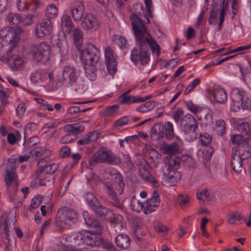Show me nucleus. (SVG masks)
I'll list each match as a JSON object with an SVG mask.
<instances>
[{
	"instance_id": "nucleus-1",
	"label": "nucleus",
	"mask_w": 251,
	"mask_h": 251,
	"mask_svg": "<svg viewBox=\"0 0 251 251\" xmlns=\"http://www.w3.org/2000/svg\"><path fill=\"white\" fill-rule=\"evenodd\" d=\"M130 19L132 22V29L137 41H142L148 48L149 46L152 53L160 54V47L157 42L152 38L150 39V35L148 32L145 25L142 20L135 14H132Z\"/></svg>"
},
{
	"instance_id": "nucleus-2",
	"label": "nucleus",
	"mask_w": 251,
	"mask_h": 251,
	"mask_svg": "<svg viewBox=\"0 0 251 251\" xmlns=\"http://www.w3.org/2000/svg\"><path fill=\"white\" fill-rule=\"evenodd\" d=\"M80 52V58L84 64V67L87 74L94 77L97 70L95 67L100 57L99 50L93 45L88 44L84 48L81 47L78 50Z\"/></svg>"
},
{
	"instance_id": "nucleus-3",
	"label": "nucleus",
	"mask_w": 251,
	"mask_h": 251,
	"mask_svg": "<svg viewBox=\"0 0 251 251\" xmlns=\"http://www.w3.org/2000/svg\"><path fill=\"white\" fill-rule=\"evenodd\" d=\"M77 217V213L74 209L66 206L62 207L58 210L56 215L54 226L58 230L62 231L74 223Z\"/></svg>"
},
{
	"instance_id": "nucleus-4",
	"label": "nucleus",
	"mask_w": 251,
	"mask_h": 251,
	"mask_svg": "<svg viewBox=\"0 0 251 251\" xmlns=\"http://www.w3.org/2000/svg\"><path fill=\"white\" fill-rule=\"evenodd\" d=\"M62 250L64 251H83L77 247L84 244V230L64 234L61 239Z\"/></svg>"
},
{
	"instance_id": "nucleus-5",
	"label": "nucleus",
	"mask_w": 251,
	"mask_h": 251,
	"mask_svg": "<svg viewBox=\"0 0 251 251\" xmlns=\"http://www.w3.org/2000/svg\"><path fill=\"white\" fill-rule=\"evenodd\" d=\"M230 98L233 106L243 110L251 108V100L247 96L246 92L242 89H233L231 91Z\"/></svg>"
},
{
	"instance_id": "nucleus-6",
	"label": "nucleus",
	"mask_w": 251,
	"mask_h": 251,
	"mask_svg": "<svg viewBox=\"0 0 251 251\" xmlns=\"http://www.w3.org/2000/svg\"><path fill=\"white\" fill-rule=\"evenodd\" d=\"M51 47L47 42H42L38 45L30 46V52L37 62L45 63L50 59Z\"/></svg>"
},
{
	"instance_id": "nucleus-7",
	"label": "nucleus",
	"mask_w": 251,
	"mask_h": 251,
	"mask_svg": "<svg viewBox=\"0 0 251 251\" xmlns=\"http://www.w3.org/2000/svg\"><path fill=\"white\" fill-rule=\"evenodd\" d=\"M182 131L187 134H189L191 139L197 138L198 134V124L196 119L190 114H187L182 117L181 125Z\"/></svg>"
},
{
	"instance_id": "nucleus-8",
	"label": "nucleus",
	"mask_w": 251,
	"mask_h": 251,
	"mask_svg": "<svg viewBox=\"0 0 251 251\" xmlns=\"http://www.w3.org/2000/svg\"><path fill=\"white\" fill-rule=\"evenodd\" d=\"M139 46V51L136 48L132 50L131 52V60L135 64L138 62L141 65L144 66L149 63L150 61V54L148 53V48L141 41H137Z\"/></svg>"
},
{
	"instance_id": "nucleus-9",
	"label": "nucleus",
	"mask_w": 251,
	"mask_h": 251,
	"mask_svg": "<svg viewBox=\"0 0 251 251\" xmlns=\"http://www.w3.org/2000/svg\"><path fill=\"white\" fill-rule=\"evenodd\" d=\"M94 159L96 162H105L112 164H118L121 163L119 158L107 149L102 148L94 154Z\"/></svg>"
},
{
	"instance_id": "nucleus-10",
	"label": "nucleus",
	"mask_w": 251,
	"mask_h": 251,
	"mask_svg": "<svg viewBox=\"0 0 251 251\" xmlns=\"http://www.w3.org/2000/svg\"><path fill=\"white\" fill-rule=\"evenodd\" d=\"M100 22L97 17L92 13H86L81 23V27L85 30H96L100 26Z\"/></svg>"
},
{
	"instance_id": "nucleus-11",
	"label": "nucleus",
	"mask_w": 251,
	"mask_h": 251,
	"mask_svg": "<svg viewBox=\"0 0 251 251\" xmlns=\"http://www.w3.org/2000/svg\"><path fill=\"white\" fill-rule=\"evenodd\" d=\"M53 29L52 23L50 20H43L37 24L35 28V34L38 38H43L50 35Z\"/></svg>"
},
{
	"instance_id": "nucleus-12",
	"label": "nucleus",
	"mask_w": 251,
	"mask_h": 251,
	"mask_svg": "<svg viewBox=\"0 0 251 251\" xmlns=\"http://www.w3.org/2000/svg\"><path fill=\"white\" fill-rule=\"evenodd\" d=\"M101 233L90 230H84V244L92 247H98L101 244Z\"/></svg>"
},
{
	"instance_id": "nucleus-13",
	"label": "nucleus",
	"mask_w": 251,
	"mask_h": 251,
	"mask_svg": "<svg viewBox=\"0 0 251 251\" xmlns=\"http://www.w3.org/2000/svg\"><path fill=\"white\" fill-rule=\"evenodd\" d=\"M105 60L108 73L114 75L117 71V62L113 56V50L110 47H107L105 50Z\"/></svg>"
},
{
	"instance_id": "nucleus-14",
	"label": "nucleus",
	"mask_w": 251,
	"mask_h": 251,
	"mask_svg": "<svg viewBox=\"0 0 251 251\" xmlns=\"http://www.w3.org/2000/svg\"><path fill=\"white\" fill-rule=\"evenodd\" d=\"M64 81H66L67 86H72L75 84L78 77L77 73L74 67L66 66L62 72Z\"/></svg>"
},
{
	"instance_id": "nucleus-15",
	"label": "nucleus",
	"mask_w": 251,
	"mask_h": 251,
	"mask_svg": "<svg viewBox=\"0 0 251 251\" xmlns=\"http://www.w3.org/2000/svg\"><path fill=\"white\" fill-rule=\"evenodd\" d=\"M159 195L156 191H154L150 199H149L145 204L144 212L145 214H148L155 210L158 207L160 203Z\"/></svg>"
},
{
	"instance_id": "nucleus-16",
	"label": "nucleus",
	"mask_w": 251,
	"mask_h": 251,
	"mask_svg": "<svg viewBox=\"0 0 251 251\" xmlns=\"http://www.w3.org/2000/svg\"><path fill=\"white\" fill-rule=\"evenodd\" d=\"M82 215L85 222L88 226L94 228L95 229L94 231L96 233H102L103 226L100 221L94 218L91 217L89 213L86 211L83 212Z\"/></svg>"
},
{
	"instance_id": "nucleus-17",
	"label": "nucleus",
	"mask_w": 251,
	"mask_h": 251,
	"mask_svg": "<svg viewBox=\"0 0 251 251\" xmlns=\"http://www.w3.org/2000/svg\"><path fill=\"white\" fill-rule=\"evenodd\" d=\"M104 187L113 205L120 209H123L124 208L123 202L118 199L113 188L110 185L106 184Z\"/></svg>"
},
{
	"instance_id": "nucleus-18",
	"label": "nucleus",
	"mask_w": 251,
	"mask_h": 251,
	"mask_svg": "<svg viewBox=\"0 0 251 251\" xmlns=\"http://www.w3.org/2000/svg\"><path fill=\"white\" fill-rule=\"evenodd\" d=\"M111 226L115 229V231H120L124 227L125 222L123 216L118 214H114L108 219Z\"/></svg>"
},
{
	"instance_id": "nucleus-19",
	"label": "nucleus",
	"mask_w": 251,
	"mask_h": 251,
	"mask_svg": "<svg viewBox=\"0 0 251 251\" xmlns=\"http://www.w3.org/2000/svg\"><path fill=\"white\" fill-rule=\"evenodd\" d=\"M85 7L82 1L77 2L71 10L72 16L75 21H80L84 15Z\"/></svg>"
},
{
	"instance_id": "nucleus-20",
	"label": "nucleus",
	"mask_w": 251,
	"mask_h": 251,
	"mask_svg": "<svg viewBox=\"0 0 251 251\" xmlns=\"http://www.w3.org/2000/svg\"><path fill=\"white\" fill-rule=\"evenodd\" d=\"M216 102L220 104L225 103L227 100V95L225 90L222 88H215L210 94Z\"/></svg>"
},
{
	"instance_id": "nucleus-21",
	"label": "nucleus",
	"mask_w": 251,
	"mask_h": 251,
	"mask_svg": "<svg viewBox=\"0 0 251 251\" xmlns=\"http://www.w3.org/2000/svg\"><path fill=\"white\" fill-rule=\"evenodd\" d=\"M164 126L162 123L155 124L151 129V136L152 140L158 141L164 136Z\"/></svg>"
},
{
	"instance_id": "nucleus-22",
	"label": "nucleus",
	"mask_w": 251,
	"mask_h": 251,
	"mask_svg": "<svg viewBox=\"0 0 251 251\" xmlns=\"http://www.w3.org/2000/svg\"><path fill=\"white\" fill-rule=\"evenodd\" d=\"M167 172V173H164L166 176V180L170 183L171 185H175L181 178L180 173L174 169H170V168H168Z\"/></svg>"
},
{
	"instance_id": "nucleus-23",
	"label": "nucleus",
	"mask_w": 251,
	"mask_h": 251,
	"mask_svg": "<svg viewBox=\"0 0 251 251\" xmlns=\"http://www.w3.org/2000/svg\"><path fill=\"white\" fill-rule=\"evenodd\" d=\"M242 159L237 153L232 151L231 166L232 170L237 173H239L242 171L243 168Z\"/></svg>"
},
{
	"instance_id": "nucleus-24",
	"label": "nucleus",
	"mask_w": 251,
	"mask_h": 251,
	"mask_svg": "<svg viewBox=\"0 0 251 251\" xmlns=\"http://www.w3.org/2000/svg\"><path fill=\"white\" fill-rule=\"evenodd\" d=\"M115 242L117 246L121 249H127L130 246V239L125 234H121L116 237Z\"/></svg>"
},
{
	"instance_id": "nucleus-25",
	"label": "nucleus",
	"mask_w": 251,
	"mask_h": 251,
	"mask_svg": "<svg viewBox=\"0 0 251 251\" xmlns=\"http://www.w3.org/2000/svg\"><path fill=\"white\" fill-rule=\"evenodd\" d=\"M32 5H35L33 8L39 6L38 0H18L17 2V9L21 11L28 10Z\"/></svg>"
},
{
	"instance_id": "nucleus-26",
	"label": "nucleus",
	"mask_w": 251,
	"mask_h": 251,
	"mask_svg": "<svg viewBox=\"0 0 251 251\" xmlns=\"http://www.w3.org/2000/svg\"><path fill=\"white\" fill-rule=\"evenodd\" d=\"M61 26L64 34H71L74 27L73 21L68 15H63L61 19Z\"/></svg>"
},
{
	"instance_id": "nucleus-27",
	"label": "nucleus",
	"mask_w": 251,
	"mask_h": 251,
	"mask_svg": "<svg viewBox=\"0 0 251 251\" xmlns=\"http://www.w3.org/2000/svg\"><path fill=\"white\" fill-rule=\"evenodd\" d=\"M232 151H233L236 153L238 152V155H239L243 160L249 158L251 155L248 144L243 146L233 147L232 149Z\"/></svg>"
},
{
	"instance_id": "nucleus-28",
	"label": "nucleus",
	"mask_w": 251,
	"mask_h": 251,
	"mask_svg": "<svg viewBox=\"0 0 251 251\" xmlns=\"http://www.w3.org/2000/svg\"><path fill=\"white\" fill-rule=\"evenodd\" d=\"M180 162L181 158L175 154L167 155L164 159V163L169 166L170 169H172V168L177 169Z\"/></svg>"
},
{
	"instance_id": "nucleus-29",
	"label": "nucleus",
	"mask_w": 251,
	"mask_h": 251,
	"mask_svg": "<svg viewBox=\"0 0 251 251\" xmlns=\"http://www.w3.org/2000/svg\"><path fill=\"white\" fill-rule=\"evenodd\" d=\"M139 175L143 179L151 183L155 187L159 186V183L156 179L153 177L150 172L144 168L139 169Z\"/></svg>"
},
{
	"instance_id": "nucleus-30",
	"label": "nucleus",
	"mask_w": 251,
	"mask_h": 251,
	"mask_svg": "<svg viewBox=\"0 0 251 251\" xmlns=\"http://www.w3.org/2000/svg\"><path fill=\"white\" fill-rule=\"evenodd\" d=\"M98 137V135L96 131H92L79 139L77 141V144L79 146H84L90 144L95 141Z\"/></svg>"
},
{
	"instance_id": "nucleus-31",
	"label": "nucleus",
	"mask_w": 251,
	"mask_h": 251,
	"mask_svg": "<svg viewBox=\"0 0 251 251\" xmlns=\"http://www.w3.org/2000/svg\"><path fill=\"white\" fill-rule=\"evenodd\" d=\"M72 32L74 43L77 50H80L83 41V33L79 28L75 29Z\"/></svg>"
},
{
	"instance_id": "nucleus-32",
	"label": "nucleus",
	"mask_w": 251,
	"mask_h": 251,
	"mask_svg": "<svg viewBox=\"0 0 251 251\" xmlns=\"http://www.w3.org/2000/svg\"><path fill=\"white\" fill-rule=\"evenodd\" d=\"M227 223L230 225H234L236 224V221H239L241 220L245 221L246 217L241 213L237 211H234L229 213L227 215Z\"/></svg>"
},
{
	"instance_id": "nucleus-33",
	"label": "nucleus",
	"mask_w": 251,
	"mask_h": 251,
	"mask_svg": "<svg viewBox=\"0 0 251 251\" xmlns=\"http://www.w3.org/2000/svg\"><path fill=\"white\" fill-rule=\"evenodd\" d=\"M162 152L167 155L175 154L179 150V146L177 142L166 144L161 148Z\"/></svg>"
},
{
	"instance_id": "nucleus-34",
	"label": "nucleus",
	"mask_w": 251,
	"mask_h": 251,
	"mask_svg": "<svg viewBox=\"0 0 251 251\" xmlns=\"http://www.w3.org/2000/svg\"><path fill=\"white\" fill-rule=\"evenodd\" d=\"M5 19L9 25H17L22 21V18L19 15L13 13L8 14Z\"/></svg>"
},
{
	"instance_id": "nucleus-35",
	"label": "nucleus",
	"mask_w": 251,
	"mask_h": 251,
	"mask_svg": "<svg viewBox=\"0 0 251 251\" xmlns=\"http://www.w3.org/2000/svg\"><path fill=\"white\" fill-rule=\"evenodd\" d=\"M46 74L44 71L37 70L32 74L30 80L32 82L37 83L40 81H43L46 78Z\"/></svg>"
},
{
	"instance_id": "nucleus-36",
	"label": "nucleus",
	"mask_w": 251,
	"mask_h": 251,
	"mask_svg": "<svg viewBox=\"0 0 251 251\" xmlns=\"http://www.w3.org/2000/svg\"><path fill=\"white\" fill-rule=\"evenodd\" d=\"M64 129L68 132H72V134H78L81 133L84 129L83 126H78L75 124L67 125L65 126Z\"/></svg>"
},
{
	"instance_id": "nucleus-37",
	"label": "nucleus",
	"mask_w": 251,
	"mask_h": 251,
	"mask_svg": "<svg viewBox=\"0 0 251 251\" xmlns=\"http://www.w3.org/2000/svg\"><path fill=\"white\" fill-rule=\"evenodd\" d=\"M58 14V10L54 4L49 5L45 11L46 16L50 20L55 18Z\"/></svg>"
},
{
	"instance_id": "nucleus-38",
	"label": "nucleus",
	"mask_w": 251,
	"mask_h": 251,
	"mask_svg": "<svg viewBox=\"0 0 251 251\" xmlns=\"http://www.w3.org/2000/svg\"><path fill=\"white\" fill-rule=\"evenodd\" d=\"M13 38V33L9 27H5L0 31V38L6 42L11 41Z\"/></svg>"
},
{
	"instance_id": "nucleus-39",
	"label": "nucleus",
	"mask_w": 251,
	"mask_h": 251,
	"mask_svg": "<svg viewBox=\"0 0 251 251\" xmlns=\"http://www.w3.org/2000/svg\"><path fill=\"white\" fill-rule=\"evenodd\" d=\"M145 207V205H143L136 197L135 195L132 197L130 201V207L132 210L136 212H139L141 210L143 209Z\"/></svg>"
},
{
	"instance_id": "nucleus-40",
	"label": "nucleus",
	"mask_w": 251,
	"mask_h": 251,
	"mask_svg": "<svg viewBox=\"0 0 251 251\" xmlns=\"http://www.w3.org/2000/svg\"><path fill=\"white\" fill-rule=\"evenodd\" d=\"M17 178V175L15 171H10L9 170L6 171L4 179L7 186H10Z\"/></svg>"
},
{
	"instance_id": "nucleus-41",
	"label": "nucleus",
	"mask_w": 251,
	"mask_h": 251,
	"mask_svg": "<svg viewBox=\"0 0 251 251\" xmlns=\"http://www.w3.org/2000/svg\"><path fill=\"white\" fill-rule=\"evenodd\" d=\"M163 126L165 137L168 139H172L174 137V131L172 123L170 122H167Z\"/></svg>"
},
{
	"instance_id": "nucleus-42",
	"label": "nucleus",
	"mask_w": 251,
	"mask_h": 251,
	"mask_svg": "<svg viewBox=\"0 0 251 251\" xmlns=\"http://www.w3.org/2000/svg\"><path fill=\"white\" fill-rule=\"evenodd\" d=\"M7 218L8 214L6 212H4L1 214V216L0 217V229H1L2 226L4 232L6 235V239L9 240V230L7 226Z\"/></svg>"
},
{
	"instance_id": "nucleus-43",
	"label": "nucleus",
	"mask_w": 251,
	"mask_h": 251,
	"mask_svg": "<svg viewBox=\"0 0 251 251\" xmlns=\"http://www.w3.org/2000/svg\"><path fill=\"white\" fill-rule=\"evenodd\" d=\"M7 61L8 62L12 61L13 65H14V67L15 68L16 70L21 67L23 64L24 62L23 59L17 55H13L8 57L7 58Z\"/></svg>"
},
{
	"instance_id": "nucleus-44",
	"label": "nucleus",
	"mask_w": 251,
	"mask_h": 251,
	"mask_svg": "<svg viewBox=\"0 0 251 251\" xmlns=\"http://www.w3.org/2000/svg\"><path fill=\"white\" fill-rule=\"evenodd\" d=\"M92 208L97 215L100 217L105 216L108 213L107 209L100 204L99 202H97Z\"/></svg>"
},
{
	"instance_id": "nucleus-45",
	"label": "nucleus",
	"mask_w": 251,
	"mask_h": 251,
	"mask_svg": "<svg viewBox=\"0 0 251 251\" xmlns=\"http://www.w3.org/2000/svg\"><path fill=\"white\" fill-rule=\"evenodd\" d=\"M231 141L233 144H236L237 146H243L248 144L247 138L240 134L233 135L231 137Z\"/></svg>"
},
{
	"instance_id": "nucleus-46",
	"label": "nucleus",
	"mask_w": 251,
	"mask_h": 251,
	"mask_svg": "<svg viewBox=\"0 0 251 251\" xmlns=\"http://www.w3.org/2000/svg\"><path fill=\"white\" fill-rule=\"evenodd\" d=\"M198 199L203 201H209L212 199V196L210 193L206 189L201 190L200 192L197 194Z\"/></svg>"
},
{
	"instance_id": "nucleus-47",
	"label": "nucleus",
	"mask_w": 251,
	"mask_h": 251,
	"mask_svg": "<svg viewBox=\"0 0 251 251\" xmlns=\"http://www.w3.org/2000/svg\"><path fill=\"white\" fill-rule=\"evenodd\" d=\"M119 108L118 105L108 106L104 110V115L106 116H113L118 113Z\"/></svg>"
},
{
	"instance_id": "nucleus-48",
	"label": "nucleus",
	"mask_w": 251,
	"mask_h": 251,
	"mask_svg": "<svg viewBox=\"0 0 251 251\" xmlns=\"http://www.w3.org/2000/svg\"><path fill=\"white\" fill-rule=\"evenodd\" d=\"M47 151L45 147H37L35 149L32 150L30 151L31 154L35 157H40L45 154L46 152Z\"/></svg>"
},
{
	"instance_id": "nucleus-49",
	"label": "nucleus",
	"mask_w": 251,
	"mask_h": 251,
	"mask_svg": "<svg viewBox=\"0 0 251 251\" xmlns=\"http://www.w3.org/2000/svg\"><path fill=\"white\" fill-rule=\"evenodd\" d=\"M85 199L86 202L91 207V208L98 202L93 193L91 192H88L85 194Z\"/></svg>"
},
{
	"instance_id": "nucleus-50",
	"label": "nucleus",
	"mask_w": 251,
	"mask_h": 251,
	"mask_svg": "<svg viewBox=\"0 0 251 251\" xmlns=\"http://www.w3.org/2000/svg\"><path fill=\"white\" fill-rule=\"evenodd\" d=\"M43 197L40 195H37L34 197L31 200V203L30 205V209H35L39 207L42 202Z\"/></svg>"
},
{
	"instance_id": "nucleus-51",
	"label": "nucleus",
	"mask_w": 251,
	"mask_h": 251,
	"mask_svg": "<svg viewBox=\"0 0 251 251\" xmlns=\"http://www.w3.org/2000/svg\"><path fill=\"white\" fill-rule=\"evenodd\" d=\"M183 115V111L181 108H177L175 112L173 114V119L176 123L180 122V125H181V121L182 119Z\"/></svg>"
},
{
	"instance_id": "nucleus-52",
	"label": "nucleus",
	"mask_w": 251,
	"mask_h": 251,
	"mask_svg": "<svg viewBox=\"0 0 251 251\" xmlns=\"http://www.w3.org/2000/svg\"><path fill=\"white\" fill-rule=\"evenodd\" d=\"M217 130L221 135H223L225 132L226 123L223 120H219L216 123Z\"/></svg>"
},
{
	"instance_id": "nucleus-53",
	"label": "nucleus",
	"mask_w": 251,
	"mask_h": 251,
	"mask_svg": "<svg viewBox=\"0 0 251 251\" xmlns=\"http://www.w3.org/2000/svg\"><path fill=\"white\" fill-rule=\"evenodd\" d=\"M202 122L205 126L211 125L213 122L212 114L210 113H205L204 118L202 120Z\"/></svg>"
},
{
	"instance_id": "nucleus-54",
	"label": "nucleus",
	"mask_w": 251,
	"mask_h": 251,
	"mask_svg": "<svg viewBox=\"0 0 251 251\" xmlns=\"http://www.w3.org/2000/svg\"><path fill=\"white\" fill-rule=\"evenodd\" d=\"M130 122V120L127 116H124L119 119L116 122H114V126H122L125 125Z\"/></svg>"
},
{
	"instance_id": "nucleus-55",
	"label": "nucleus",
	"mask_w": 251,
	"mask_h": 251,
	"mask_svg": "<svg viewBox=\"0 0 251 251\" xmlns=\"http://www.w3.org/2000/svg\"><path fill=\"white\" fill-rule=\"evenodd\" d=\"M100 246L108 251H116L114 246L111 243L104 241L102 238H101V244Z\"/></svg>"
},
{
	"instance_id": "nucleus-56",
	"label": "nucleus",
	"mask_w": 251,
	"mask_h": 251,
	"mask_svg": "<svg viewBox=\"0 0 251 251\" xmlns=\"http://www.w3.org/2000/svg\"><path fill=\"white\" fill-rule=\"evenodd\" d=\"M200 138L202 146H206L210 143L212 140L211 136L208 134H204L200 135Z\"/></svg>"
},
{
	"instance_id": "nucleus-57",
	"label": "nucleus",
	"mask_w": 251,
	"mask_h": 251,
	"mask_svg": "<svg viewBox=\"0 0 251 251\" xmlns=\"http://www.w3.org/2000/svg\"><path fill=\"white\" fill-rule=\"evenodd\" d=\"M239 130L242 134L246 135L251 133V128L250 127V125L248 123H243L239 126Z\"/></svg>"
},
{
	"instance_id": "nucleus-58",
	"label": "nucleus",
	"mask_w": 251,
	"mask_h": 251,
	"mask_svg": "<svg viewBox=\"0 0 251 251\" xmlns=\"http://www.w3.org/2000/svg\"><path fill=\"white\" fill-rule=\"evenodd\" d=\"M155 231L161 234L162 236H165L168 231V228L163 225L159 224L154 226Z\"/></svg>"
},
{
	"instance_id": "nucleus-59",
	"label": "nucleus",
	"mask_w": 251,
	"mask_h": 251,
	"mask_svg": "<svg viewBox=\"0 0 251 251\" xmlns=\"http://www.w3.org/2000/svg\"><path fill=\"white\" fill-rule=\"evenodd\" d=\"M118 100L122 104L127 103L130 101L132 102V96L126 95V94H123L118 97Z\"/></svg>"
},
{
	"instance_id": "nucleus-60",
	"label": "nucleus",
	"mask_w": 251,
	"mask_h": 251,
	"mask_svg": "<svg viewBox=\"0 0 251 251\" xmlns=\"http://www.w3.org/2000/svg\"><path fill=\"white\" fill-rule=\"evenodd\" d=\"M71 151L69 148L65 146L62 147L59 151V155L62 158H66L70 156Z\"/></svg>"
},
{
	"instance_id": "nucleus-61",
	"label": "nucleus",
	"mask_w": 251,
	"mask_h": 251,
	"mask_svg": "<svg viewBox=\"0 0 251 251\" xmlns=\"http://www.w3.org/2000/svg\"><path fill=\"white\" fill-rule=\"evenodd\" d=\"M152 96L149 95L145 97H141L140 96H132V103H140L146 101L147 100L151 99Z\"/></svg>"
},
{
	"instance_id": "nucleus-62",
	"label": "nucleus",
	"mask_w": 251,
	"mask_h": 251,
	"mask_svg": "<svg viewBox=\"0 0 251 251\" xmlns=\"http://www.w3.org/2000/svg\"><path fill=\"white\" fill-rule=\"evenodd\" d=\"M33 15L28 14L23 19H22L21 22L25 26L30 25L33 23Z\"/></svg>"
},
{
	"instance_id": "nucleus-63",
	"label": "nucleus",
	"mask_w": 251,
	"mask_h": 251,
	"mask_svg": "<svg viewBox=\"0 0 251 251\" xmlns=\"http://www.w3.org/2000/svg\"><path fill=\"white\" fill-rule=\"evenodd\" d=\"M58 165L55 163L50 165H46L45 169L46 170V174H51L54 173L58 169Z\"/></svg>"
},
{
	"instance_id": "nucleus-64",
	"label": "nucleus",
	"mask_w": 251,
	"mask_h": 251,
	"mask_svg": "<svg viewBox=\"0 0 251 251\" xmlns=\"http://www.w3.org/2000/svg\"><path fill=\"white\" fill-rule=\"evenodd\" d=\"M117 37L118 36L117 35L113 37V38H115V39L117 40L116 43L121 47L126 48L127 44L126 39L123 36H119L118 38Z\"/></svg>"
}]
</instances>
